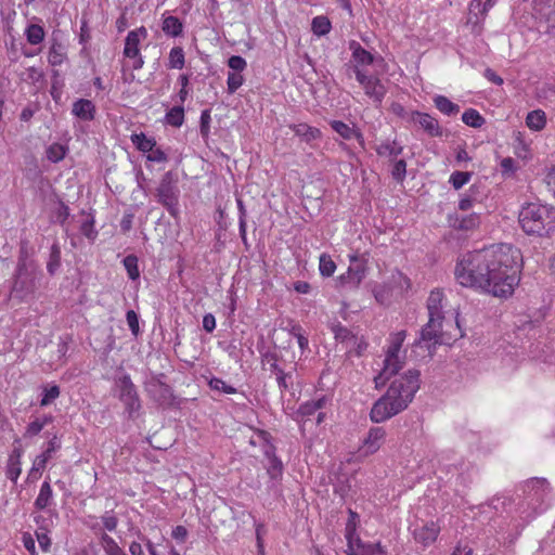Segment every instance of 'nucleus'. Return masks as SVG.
<instances>
[{"instance_id":"f257e3e1","label":"nucleus","mask_w":555,"mask_h":555,"mask_svg":"<svg viewBox=\"0 0 555 555\" xmlns=\"http://www.w3.org/2000/svg\"><path fill=\"white\" fill-rule=\"evenodd\" d=\"M520 251L507 244L469 251L459 259L455 279L462 286L506 298L519 283Z\"/></svg>"},{"instance_id":"f03ea898","label":"nucleus","mask_w":555,"mask_h":555,"mask_svg":"<svg viewBox=\"0 0 555 555\" xmlns=\"http://www.w3.org/2000/svg\"><path fill=\"white\" fill-rule=\"evenodd\" d=\"M420 376L418 370H409L396 378L386 393L373 404L370 412L371 421L382 423L405 410L420 389Z\"/></svg>"},{"instance_id":"7ed1b4c3","label":"nucleus","mask_w":555,"mask_h":555,"mask_svg":"<svg viewBox=\"0 0 555 555\" xmlns=\"http://www.w3.org/2000/svg\"><path fill=\"white\" fill-rule=\"evenodd\" d=\"M443 294L440 291H433L427 299L428 322L423 326L420 338L415 341L416 346L428 343L436 346L443 343V312H442Z\"/></svg>"},{"instance_id":"20e7f679","label":"nucleus","mask_w":555,"mask_h":555,"mask_svg":"<svg viewBox=\"0 0 555 555\" xmlns=\"http://www.w3.org/2000/svg\"><path fill=\"white\" fill-rule=\"evenodd\" d=\"M41 273L26 261L17 263L10 289V299L16 302L29 301L35 298L40 285Z\"/></svg>"},{"instance_id":"39448f33","label":"nucleus","mask_w":555,"mask_h":555,"mask_svg":"<svg viewBox=\"0 0 555 555\" xmlns=\"http://www.w3.org/2000/svg\"><path fill=\"white\" fill-rule=\"evenodd\" d=\"M519 224L527 234L542 235L551 222L550 209L538 203H529L519 212Z\"/></svg>"},{"instance_id":"423d86ee","label":"nucleus","mask_w":555,"mask_h":555,"mask_svg":"<svg viewBox=\"0 0 555 555\" xmlns=\"http://www.w3.org/2000/svg\"><path fill=\"white\" fill-rule=\"evenodd\" d=\"M405 337V331L397 332L390 336V345L386 352L383 371L375 377L377 386L380 379L382 384H384L390 376L397 374L402 369L403 362L399 358V351Z\"/></svg>"},{"instance_id":"0eeeda50","label":"nucleus","mask_w":555,"mask_h":555,"mask_svg":"<svg viewBox=\"0 0 555 555\" xmlns=\"http://www.w3.org/2000/svg\"><path fill=\"white\" fill-rule=\"evenodd\" d=\"M117 397L125 406V412L130 418H134L141 409V401L135 385L130 375L124 374L115 382Z\"/></svg>"},{"instance_id":"6e6552de","label":"nucleus","mask_w":555,"mask_h":555,"mask_svg":"<svg viewBox=\"0 0 555 555\" xmlns=\"http://www.w3.org/2000/svg\"><path fill=\"white\" fill-rule=\"evenodd\" d=\"M179 193L173 173L171 171L166 172L156 189V196L172 217H177L179 212Z\"/></svg>"},{"instance_id":"1a4fd4ad","label":"nucleus","mask_w":555,"mask_h":555,"mask_svg":"<svg viewBox=\"0 0 555 555\" xmlns=\"http://www.w3.org/2000/svg\"><path fill=\"white\" fill-rule=\"evenodd\" d=\"M164 377V374L152 375L151 378L144 383L145 390L158 405L171 406L176 398L171 387L163 380Z\"/></svg>"},{"instance_id":"9d476101","label":"nucleus","mask_w":555,"mask_h":555,"mask_svg":"<svg viewBox=\"0 0 555 555\" xmlns=\"http://www.w3.org/2000/svg\"><path fill=\"white\" fill-rule=\"evenodd\" d=\"M365 264L357 257H351V264L347 272L338 278V285L345 289H356L365 278Z\"/></svg>"},{"instance_id":"9b49d317","label":"nucleus","mask_w":555,"mask_h":555,"mask_svg":"<svg viewBox=\"0 0 555 555\" xmlns=\"http://www.w3.org/2000/svg\"><path fill=\"white\" fill-rule=\"evenodd\" d=\"M409 120L415 125H418L430 137L442 135V128L440 127L438 120L427 113L413 111L409 114Z\"/></svg>"},{"instance_id":"f8f14e48","label":"nucleus","mask_w":555,"mask_h":555,"mask_svg":"<svg viewBox=\"0 0 555 555\" xmlns=\"http://www.w3.org/2000/svg\"><path fill=\"white\" fill-rule=\"evenodd\" d=\"M386 430L383 427H372L366 438L363 440L360 451L364 455H371L377 452L385 442Z\"/></svg>"},{"instance_id":"ddd939ff","label":"nucleus","mask_w":555,"mask_h":555,"mask_svg":"<svg viewBox=\"0 0 555 555\" xmlns=\"http://www.w3.org/2000/svg\"><path fill=\"white\" fill-rule=\"evenodd\" d=\"M147 37V29L141 26L128 33L125 40L124 55L126 57H137L140 54V42Z\"/></svg>"},{"instance_id":"4468645a","label":"nucleus","mask_w":555,"mask_h":555,"mask_svg":"<svg viewBox=\"0 0 555 555\" xmlns=\"http://www.w3.org/2000/svg\"><path fill=\"white\" fill-rule=\"evenodd\" d=\"M60 448L61 443L57 440V437L54 436L52 439L48 441L46 450L35 457L33 462V467L29 470V476H31L35 473L43 470L46 468L48 461L52 457L53 453L60 450Z\"/></svg>"},{"instance_id":"2eb2a0df","label":"nucleus","mask_w":555,"mask_h":555,"mask_svg":"<svg viewBox=\"0 0 555 555\" xmlns=\"http://www.w3.org/2000/svg\"><path fill=\"white\" fill-rule=\"evenodd\" d=\"M356 517L357 514L350 511V520L346 526V539L348 541L346 550L347 555H360L361 547L364 545L356 534Z\"/></svg>"},{"instance_id":"dca6fc26","label":"nucleus","mask_w":555,"mask_h":555,"mask_svg":"<svg viewBox=\"0 0 555 555\" xmlns=\"http://www.w3.org/2000/svg\"><path fill=\"white\" fill-rule=\"evenodd\" d=\"M263 454L268 461L267 473L272 479H276L283 474V463L275 455V447L269 442L263 447Z\"/></svg>"},{"instance_id":"f3484780","label":"nucleus","mask_w":555,"mask_h":555,"mask_svg":"<svg viewBox=\"0 0 555 555\" xmlns=\"http://www.w3.org/2000/svg\"><path fill=\"white\" fill-rule=\"evenodd\" d=\"M439 530V527L434 521L424 522L414 529L413 535L415 541L426 546L436 541Z\"/></svg>"},{"instance_id":"a211bd4d","label":"nucleus","mask_w":555,"mask_h":555,"mask_svg":"<svg viewBox=\"0 0 555 555\" xmlns=\"http://www.w3.org/2000/svg\"><path fill=\"white\" fill-rule=\"evenodd\" d=\"M95 105L87 99H79L73 103L72 113L80 120L91 121L95 117Z\"/></svg>"},{"instance_id":"6ab92c4d","label":"nucleus","mask_w":555,"mask_h":555,"mask_svg":"<svg viewBox=\"0 0 555 555\" xmlns=\"http://www.w3.org/2000/svg\"><path fill=\"white\" fill-rule=\"evenodd\" d=\"M332 129L337 132L343 139L351 140L357 139L362 147H364V139L363 134L356 129L354 126H350L340 120H332L331 121Z\"/></svg>"},{"instance_id":"aec40b11","label":"nucleus","mask_w":555,"mask_h":555,"mask_svg":"<svg viewBox=\"0 0 555 555\" xmlns=\"http://www.w3.org/2000/svg\"><path fill=\"white\" fill-rule=\"evenodd\" d=\"M349 50L352 53V59L357 63L356 66L371 65L374 62V56L371 52L365 50L358 41L351 40L349 42Z\"/></svg>"},{"instance_id":"412c9836","label":"nucleus","mask_w":555,"mask_h":555,"mask_svg":"<svg viewBox=\"0 0 555 555\" xmlns=\"http://www.w3.org/2000/svg\"><path fill=\"white\" fill-rule=\"evenodd\" d=\"M363 89L365 94L376 103H382L387 92L386 87L375 76L369 80L367 85L363 86Z\"/></svg>"},{"instance_id":"4be33fe9","label":"nucleus","mask_w":555,"mask_h":555,"mask_svg":"<svg viewBox=\"0 0 555 555\" xmlns=\"http://www.w3.org/2000/svg\"><path fill=\"white\" fill-rule=\"evenodd\" d=\"M526 489L528 493L534 495L537 500H543L544 495L551 491L550 483L544 478H532L528 480Z\"/></svg>"},{"instance_id":"5701e85b","label":"nucleus","mask_w":555,"mask_h":555,"mask_svg":"<svg viewBox=\"0 0 555 555\" xmlns=\"http://www.w3.org/2000/svg\"><path fill=\"white\" fill-rule=\"evenodd\" d=\"M526 125L529 129L534 131L542 130L546 125V115L542 109H534L528 113L526 117Z\"/></svg>"},{"instance_id":"b1692460","label":"nucleus","mask_w":555,"mask_h":555,"mask_svg":"<svg viewBox=\"0 0 555 555\" xmlns=\"http://www.w3.org/2000/svg\"><path fill=\"white\" fill-rule=\"evenodd\" d=\"M53 498V491L49 481L41 485L39 494L35 501V507L39 511L46 509L50 506Z\"/></svg>"},{"instance_id":"393cba45","label":"nucleus","mask_w":555,"mask_h":555,"mask_svg":"<svg viewBox=\"0 0 555 555\" xmlns=\"http://www.w3.org/2000/svg\"><path fill=\"white\" fill-rule=\"evenodd\" d=\"M344 348L348 357H361L367 348V343L362 336L353 335Z\"/></svg>"},{"instance_id":"a878e982","label":"nucleus","mask_w":555,"mask_h":555,"mask_svg":"<svg viewBox=\"0 0 555 555\" xmlns=\"http://www.w3.org/2000/svg\"><path fill=\"white\" fill-rule=\"evenodd\" d=\"M292 129L296 135L301 137L308 143L321 137V131L318 128L307 124L293 125Z\"/></svg>"},{"instance_id":"bb28decb","label":"nucleus","mask_w":555,"mask_h":555,"mask_svg":"<svg viewBox=\"0 0 555 555\" xmlns=\"http://www.w3.org/2000/svg\"><path fill=\"white\" fill-rule=\"evenodd\" d=\"M325 398H320L318 400H311L302 403L298 411H297V417H309L320 411L325 405Z\"/></svg>"},{"instance_id":"cd10ccee","label":"nucleus","mask_w":555,"mask_h":555,"mask_svg":"<svg viewBox=\"0 0 555 555\" xmlns=\"http://www.w3.org/2000/svg\"><path fill=\"white\" fill-rule=\"evenodd\" d=\"M434 103L435 106L447 116L456 115L460 112V106L444 95H436Z\"/></svg>"},{"instance_id":"c85d7f7f","label":"nucleus","mask_w":555,"mask_h":555,"mask_svg":"<svg viewBox=\"0 0 555 555\" xmlns=\"http://www.w3.org/2000/svg\"><path fill=\"white\" fill-rule=\"evenodd\" d=\"M402 146L397 144L395 141L392 142H383L378 146H376V153L382 157H389L395 159L402 153Z\"/></svg>"},{"instance_id":"c756f323","label":"nucleus","mask_w":555,"mask_h":555,"mask_svg":"<svg viewBox=\"0 0 555 555\" xmlns=\"http://www.w3.org/2000/svg\"><path fill=\"white\" fill-rule=\"evenodd\" d=\"M182 23L176 16H167L163 21L162 29L163 31L170 37H178L182 34Z\"/></svg>"},{"instance_id":"7c9ffc66","label":"nucleus","mask_w":555,"mask_h":555,"mask_svg":"<svg viewBox=\"0 0 555 555\" xmlns=\"http://www.w3.org/2000/svg\"><path fill=\"white\" fill-rule=\"evenodd\" d=\"M131 141L135 145V147L143 153H150L156 146L155 139L149 138L142 132L139 134H132Z\"/></svg>"},{"instance_id":"2f4dec72","label":"nucleus","mask_w":555,"mask_h":555,"mask_svg":"<svg viewBox=\"0 0 555 555\" xmlns=\"http://www.w3.org/2000/svg\"><path fill=\"white\" fill-rule=\"evenodd\" d=\"M61 267V247L57 243L51 246L49 260L47 262V271L50 275H54Z\"/></svg>"},{"instance_id":"473e14b6","label":"nucleus","mask_w":555,"mask_h":555,"mask_svg":"<svg viewBox=\"0 0 555 555\" xmlns=\"http://www.w3.org/2000/svg\"><path fill=\"white\" fill-rule=\"evenodd\" d=\"M25 36L28 43L35 46L43 41L46 31L42 26L38 24H30L25 30Z\"/></svg>"},{"instance_id":"72a5a7b5","label":"nucleus","mask_w":555,"mask_h":555,"mask_svg":"<svg viewBox=\"0 0 555 555\" xmlns=\"http://www.w3.org/2000/svg\"><path fill=\"white\" fill-rule=\"evenodd\" d=\"M462 121L473 128H481L486 119L480 115L477 109L468 108L462 115Z\"/></svg>"},{"instance_id":"f704fd0d","label":"nucleus","mask_w":555,"mask_h":555,"mask_svg":"<svg viewBox=\"0 0 555 555\" xmlns=\"http://www.w3.org/2000/svg\"><path fill=\"white\" fill-rule=\"evenodd\" d=\"M165 120L168 125L179 128L184 122V108L182 105L173 106L169 109L165 116Z\"/></svg>"},{"instance_id":"c9c22d12","label":"nucleus","mask_w":555,"mask_h":555,"mask_svg":"<svg viewBox=\"0 0 555 555\" xmlns=\"http://www.w3.org/2000/svg\"><path fill=\"white\" fill-rule=\"evenodd\" d=\"M480 223V217L478 214H470L467 216H463L461 218H456L455 223L453 224L455 228L464 231H469L476 229Z\"/></svg>"},{"instance_id":"e433bc0d","label":"nucleus","mask_w":555,"mask_h":555,"mask_svg":"<svg viewBox=\"0 0 555 555\" xmlns=\"http://www.w3.org/2000/svg\"><path fill=\"white\" fill-rule=\"evenodd\" d=\"M65 52L61 43L54 42L50 47L48 62L52 66H59L64 62Z\"/></svg>"},{"instance_id":"4c0bfd02","label":"nucleus","mask_w":555,"mask_h":555,"mask_svg":"<svg viewBox=\"0 0 555 555\" xmlns=\"http://www.w3.org/2000/svg\"><path fill=\"white\" fill-rule=\"evenodd\" d=\"M331 22L326 16H315L311 23V29L313 34L318 36H324L331 30Z\"/></svg>"},{"instance_id":"58836bf2","label":"nucleus","mask_w":555,"mask_h":555,"mask_svg":"<svg viewBox=\"0 0 555 555\" xmlns=\"http://www.w3.org/2000/svg\"><path fill=\"white\" fill-rule=\"evenodd\" d=\"M124 267L130 280H138L140 278V270L138 267V257L134 255H128L125 257Z\"/></svg>"},{"instance_id":"ea45409f","label":"nucleus","mask_w":555,"mask_h":555,"mask_svg":"<svg viewBox=\"0 0 555 555\" xmlns=\"http://www.w3.org/2000/svg\"><path fill=\"white\" fill-rule=\"evenodd\" d=\"M185 63L184 51L181 47H175L169 52V67L181 69Z\"/></svg>"},{"instance_id":"a19ab883","label":"nucleus","mask_w":555,"mask_h":555,"mask_svg":"<svg viewBox=\"0 0 555 555\" xmlns=\"http://www.w3.org/2000/svg\"><path fill=\"white\" fill-rule=\"evenodd\" d=\"M52 422V416H44L42 420H35L26 427L25 436L33 437L38 435L43 427Z\"/></svg>"},{"instance_id":"79ce46f5","label":"nucleus","mask_w":555,"mask_h":555,"mask_svg":"<svg viewBox=\"0 0 555 555\" xmlns=\"http://www.w3.org/2000/svg\"><path fill=\"white\" fill-rule=\"evenodd\" d=\"M100 540L101 545L107 555H117L122 551V548L118 546L116 541L107 533H103Z\"/></svg>"},{"instance_id":"37998d69","label":"nucleus","mask_w":555,"mask_h":555,"mask_svg":"<svg viewBox=\"0 0 555 555\" xmlns=\"http://www.w3.org/2000/svg\"><path fill=\"white\" fill-rule=\"evenodd\" d=\"M65 155L66 149L60 143H53L47 150V158L52 163L61 162Z\"/></svg>"},{"instance_id":"c03bdc74","label":"nucleus","mask_w":555,"mask_h":555,"mask_svg":"<svg viewBox=\"0 0 555 555\" xmlns=\"http://www.w3.org/2000/svg\"><path fill=\"white\" fill-rule=\"evenodd\" d=\"M320 273L323 276H331L335 272L336 264L332 260L331 256L326 254H322L320 256V264H319Z\"/></svg>"},{"instance_id":"a18cd8bd","label":"nucleus","mask_w":555,"mask_h":555,"mask_svg":"<svg viewBox=\"0 0 555 555\" xmlns=\"http://www.w3.org/2000/svg\"><path fill=\"white\" fill-rule=\"evenodd\" d=\"M472 178V172L468 171H454L450 177V183L455 190H460Z\"/></svg>"},{"instance_id":"49530a36","label":"nucleus","mask_w":555,"mask_h":555,"mask_svg":"<svg viewBox=\"0 0 555 555\" xmlns=\"http://www.w3.org/2000/svg\"><path fill=\"white\" fill-rule=\"evenodd\" d=\"M237 208H238V229L242 241L246 243V209L244 203L241 198L236 199Z\"/></svg>"},{"instance_id":"de8ad7c7","label":"nucleus","mask_w":555,"mask_h":555,"mask_svg":"<svg viewBox=\"0 0 555 555\" xmlns=\"http://www.w3.org/2000/svg\"><path fill=\"white\" fill-rule=\"evenodd\" d=\"M391 289L392 288L389 284L376 286L373 291L375 299L382 305L387 304L391 297Z\"/></svg>"},{"instance_id":"09e8293b","label":"nucleus","mask_w":555,"mask_h":555,"mask_svg":"<svg viewBox=\"0 0 555 555\" xmlns=\"http://www.w3.org/2000/svg\"><path fill=\"white\" fill-rule=\"evenodd\" d=\"M244 83V77L241 73L229 72L228 73V91L229 93H234Z\"/></svg>"},{"instance_id":"8fccbe9b","label":"nucleus","mask_w":555,"mask_h":555,"mask_svg":"<svg viewBox=\"0 0 555 555\" xmlns=\"http://www.w3.org/2000/svg\"><path fill=\"white\" fill-rule=\"evenodd\" d=\"M69 217V207L62 201L57 202V205L53 211V218L56 222L64 224Z\"/></svg>"},{"instance_id":"3c124183","label":"nucleus","mask_w":555,"mask_h":555,"mask_svg":"<svg viewBox=\"0 0 555 555\" xmlns=\"http://www.w3.org/2000/svg\"><path fill=\"white\" fill-rule=\"evenodd\" d=\"M477 193L478 188L476 185L470 186L467 196L460 201L459 208L461 210H468L478 201Z\"/></svg>"},{"instance_id":"603ef678","label":"nucleus","mask_w":555,"mask_h":555,"mask_svg":"<svg viewBox=\"0 0 555 555\" xmlns=\"http://www.w3.org/2000/svg\"><path fill=\"white\" fill-rule=\"evenodd\" d=\"M208 384L211 389L222 391L228 395L236 393L237 391L236 388L225 384V382L217 377H212Z\"/></svg>"},{"instance_id":"864d4df0","label":"nucleus","mask_w":555,"mask_h":555,"mask_svg":"<svg viewBox=\"0 0 555 555\" xmlns=\"http://www.w3.org/2000/svg\"><path fill=\"white\" fill-rule=\"evenodd\" d=\"M335 339L343 345V347L346 346V344L353 337V333L345 327V326H336L334 328Z\"/></svg>"},{"instance_id":"5fc2aeb1","label":"nucleus","mask_w":555,"mask_h":555,"mask_svg":"<svg viewBox=\"0 0 555 555\" xmlns=\"http://www.w3.org/2000/svg\"><path fill=\"white\" fill-rule=\"evenodd\" d=\"M22 473V462H15L8 460L7 465V477L13 482H16Z\"/></svg>"},{"instance_id":"6e6d98bb","label":"nucleus","mask_w":555,"mask_h":555,"mask_svg":"<svg viewBox=\"0 0 555 555\" xmlns=\"http://www.w3.org/2000/svg\"><path fill=\"white\" fill-rule=\"evenodd\" d=\"M405 173H406L405 160H403V159L397 160L393 164V167L391 169L392 178L398 182H402L405 178Z\"/></svg>"},{"instance_id":"4d7b16f0","label":"nucleus","mask_w":555,"mask_h":555,"mask_svg":"<svg viewBox=\"0 0 555 555\" xmlns=\"http://www.w3.org/2000/svg\"><path fill=\"white\" fill-rule=\"evenodd\" d=\"M228 66L233 72L242 73L247 67V63H246L245 59H243L242 56H240V55H232L228 60Z\"/></svg>"},{"instance_id":"13d9d810","label":"nucleus","mask_w":555,"mask_h":555,"mask_svg":"<svg viewBox=\"0 0 555 555\" xmlns=\"http://www.w3.org/2000/svg\"><path fill=\"white\" fill-rule=\"evenodd\" d=\"M59 396H60V388L57 386L54 385L50 388H46L43 398L40 401V405L46 406V405L50 404Z\"/></svg>"},{"instance_id":"bf43d9fd","label":"nucleus","mask_w":555,"mask_h":555,"mask_svg":"<svg viewBox=\"0 0 555 555\" xmlns=\"http://www.w3.org/2000/svg\"><path fill=\"white\" fill-rule=\"evenodd\" d=\"M81 233L89 240H94L98 235V231L94 229V220L88 219L80 227Z\"/></svg>"},{"instance_id":"052dcab7","label":"nucleus","mask_w":555,"mask_h":555,"mask_svg":"<svg viewBox=\"0 0 555 555\" xmlns=\"http://www.w3.org/2000/svg\"><path fill=\"white\" fill-rule=\"evenodd\" d=\"M126 319L131 333L137 336L140 332L138 314L133 310H129L127 311Z\"/></svg>"},{"instance_id":"680f3d73","label":"nucleus","mask_w":555,"mask_h":555,"mask_svg":"<svg viewBox=\"0 0 555 555\" xmlns=\"http://www.w3.org/2000/svg\"><path fill=\"white\" fill-rule=\"evenodd\" d=\"M255 526L258 555H264L263 534L266 533V528L262 524H255Z\"/></svg>"},{"instance_id":"e2e57ef3","label":"nucleus","mask_w":555,"mask_h":555,"mask_svg":"<svg viewBox=\"0 0 555 555\" xmlns=\"http://www.w3.org/2000/svg\"><path fill=\"white\" fill-rule=\"evenodd\" d=\"M210 121H211V117H210V111L209 109H205L202 112L201 114V133L206 137L208 135L209 133V125H210Z\"/></svg>"},{"instance_id":"0e129e2a","label":"nucleus","mask_w":555,"mask_h":555,"mask_svg":"<svg viewBox=\"0 0 555 555\" xmlns=\"http://www.w3.org/2000/svg\"><path fill=\"white\" fill-rule=\"evenodd\" d=\"M360 555H386L379 544H364L361 547Z\"/></svg>"},{"instance_id":"69168bd1","label":"nucleus","mask_w":555,"mask_h":555,"mask_svg":"<svg viewBox=\"0 0 555 555\" xmlns=\"http://www.w3.org/2000/svg\"><path fill=\"white\" fill-rule=\"evenodd\" d=\"M392 282L397 284L401 291H406L411 286L410 279L403 275L401 272L392 274Z\"/></svg>"},{"instance_id":"338daca9","label":"nucleus","mask_w":555,"mask_h":555,"mask_svg":"<svg viewBox=\"0 0 555 555\" xmlns=\"http://www.w3.org/2000/svg\"><path fill=\"white\" fill-rule=\"evenodd\" d=\"M146 158L149 162L153 163H166L168 160L166 153L160 149H154L149 153Z\"/></svg>"},{"instance_id":"774afa93","label":"nucleus","mask_w":555,"mask_h":555,"mask_svg":"<svg viewBox=\"0 0 555 555\" xmlns=\"http://www.w3.org/2000/svg\"><path fill=\"white\" fill-rule=\"evenodd\" d=\"M43 78V73L36 67H28L26 69V80L36 83Z\"/></svg>"}]
</instances>
